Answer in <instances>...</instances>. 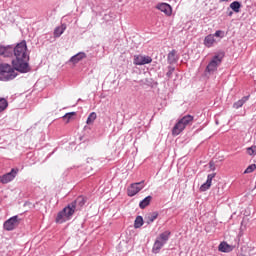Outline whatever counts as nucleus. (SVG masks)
Listing matches in <instances>:
<instances>
[{
  "mask_svg": "<svg viewBox=\"0 0 256 256\" xmlns=\"http://www.w3.org/2000/svg\"><path fill=\"white\" fill-rule=\"evenodd\" d=\"M95 119H97V113H90L86 121L87 125H93V123H95Z\"/></svg>",
  "mask_w": 256,
  "mask_h": 256,
  "instance_id": "nucleus-24",
  "label": "nucleus"
},
{
  "mask_svg": "<svg viewBox=\"0 0 256 256\" xmlns=\"http://www.w3.org/2000/svg\"><path fill=\"white\" fill-rule=\"evenodd\" d=\"M85 58H87V54H85V52H79L70 58V62L76 64L79 63V61H83Z\"/></svg>",
  "mask_w": 256,
  "mask_h": 256,
  "instance_id": "nucleus-15",
  "label": "nucleus"
},
{
  "mask_svg": "<svg viewBox=\"0 0 256 256\" xmlns=\"http://www.w3.org/2000/svg\"><path fill=\"white\" fill-rule=\"evenodd\" d=\"M13 56L15 59L12 60V65L16 71H19V73H29L31 71L26 41H22L16 46H13Z\"/></svg>",
  "mask_w": 256,
  "mask_h": 256,
  "instance_id": "nucleus-1",
  "label": "nucleus"
},
{
  "mask_svg": "<svg viewBox=\"0 0 256 256\" xmlns=\"http://www.w3.org/2000/svg\"><path fill=\"white\" fill-rule=\"evenodd\" d=\"M248 155H256V146L247 148Z\"/></svg>",
  "mask_w": 256,
  "mask_h": 256,
  "instance_id": "nucleus-30",
  "label": "nucleus"
},
{
  "mask_svg": "<svg viewBox=\"0 0 256 256\" xmlns=\"http://www.w3.org/2000/svg\"><path fill=\"white\" fill-rule=\"evenodd\" d=\"M193 119H194L193 116L189 114L179 119L172 129V135L174 136L181 135V133L185 131V128L188 125H193Z\"/></svg>",
  "mask_w": 256,
  "mask_h": 256,
  "instance_id": "nucleus-3",
  "label": "nucleus"
},
{
  "mask_svg": "<svg viewBox=\"0 0 256 256\" xmlns=\"http://www.w3.org/2000/svg\"><path fill=\"white\" fill-rule=\"evenodd\" d=\"M73 117H75V112H69L63 116V119L66 123H69Z\"/></svg>",
  "mask_w": 256,
  "mask_h": 256,
  "instance_id": "nucleus-26",
  "label": "nucleus"
},
{
  "mask_svg": "<svg viewBox=\"0 0 256 256\" xmlns=\"http://www.w3.org/2000/svg\"><path fill=\"white\" fill-rule=\"evenodd\" d=\"M213 179H215V173L208 174L206 182L200 186V191H208V189H211Z\"/></svg>",
  "mask_w": 256,
  "mask_h": 256,
  "instance_id": "nucleus-13",
  "label": "nucleus"
},
{
  "mask_svg": "<svg viewBox=\"0 0 256 256\" xmlns=\"http://www.w3.org/2000/svg\"><path fill=\"white\" fill-rule=\"evenodd\" d=\"M17 173H19L18 168H12L10 172L0 176V183L2 185H7V183H11L15 177H17Z\"/></svg>",
  "mask_w": 256,
  "mask_h": 256,
  "instance_id": "nucleus-8",
  "label": "nucleus"
},
{
  "mask_svg": "<svg viewBox=\"0 0 256 256\" xmlns=\"http://www.w3.org/2000/svg\"><path fill=\"white\" fill-rule=\"evenodd\" d=\"M174 71H175V67L168 66V72L166 73V77H168V79H171V77H173Z\"/></svg>",
  "mask_w": 256,
  "mask_h": 256,
  "instance_id": "nucleus-28",
  "label": "nucleus"
},
{
  "mask_svg": "<svg viewBox=\"0 0 256 256\" xmlns=\"http://www.w3.org/2000/svg\"><path fill=\"white\" fill-rule=\"evenodd\" d=\"M227 1H229V0H219V3H225Z\"/></svg>",
  "mask_w": 256,
  "mask_h": 256,
  "instance_id": "nucleus-31",
  "label": "nucleus"
},
{
  "mask_svg": "<svg viewBox=\"0 0 256 256\" xmlns=\"http://www.w3.org/2000/svg\"><path fill=\"white\" fill-rule=\"evenodd\" d=\"M143 217L142 216H137L134 222V227L135 229H139L141 227H143Z\"/></svg>",
  "mask_w": 256,
  "mask_h": 256,
  "instance_id": "nucleus-25",
  "label": "nucleus"
},
{
  "mask_svg": "<svg viewBox=\"0 0 256 256\" xmlns=\"http://www.w3.org/2000/svg\"><path fill=\"white\" fill-rule=\"evenodd\" d=\"M152 199H153V197L147 196L142 201H140V203H139L140 209H145V207H148V205L151 204Z\"/></svg>",
  "mask_w": 256,
  "mask_h": 256,
  "instance_id": "nucleus-21",
  "label": "nucleus"
},
{
  "mask_svg": "<svg viewBox=\"0 0 256 256\" xmlns=\"http://www.w3.org/2000/svg\"><path fill=\"white\" fill-rule=\"evenodd\" d=\"M145 188V181L132 183L127 188V195L128 197H135L139 191H142Z\"/></svg>",
  "mask_w": 256,
  "mask_h": 256,
  "instance_id": "nucleus-6",
  "label": "nucleus"
},
{
  "mask_svg": "<svg viewBox=\"0 0 256 256\" xmlns=\"http://www.w3.org/2000/svg\"><path fill=\"white\" fill-rule=\"evenodd\" d=\"M179 57H177V51L176 50H172L171 52H169L168 54V63L170 65H173V63H177Z\"/></svg>",
  "mask_w": 256,
  "mask_h": 256,
  "instance_id": "nucleus-16",
  "label": "nucleus"
},
{
  "mask_svg": "<svg viewBox=\"0 0 256 256\" xmlns=\"http://www.w3.org/2000/svg\"><path fill=\"white\" fill-rule=\"evenodd\" d=\"M156 9H158V11H161L162 13H165V15H167L168 17L171 16V14L173 13L171 5L167 3H159L156 6Z\"/></svg>",
  "mask_w": 256,
  "mask_h": 256,
  "instance_id": "nucleus-11",
  "label": "nucleus"
},
{
  "mask_svg": "<svg viewBox=\"0 0 256 256\" xmlns=\"http://www.w3.org/2000/svg\"><path fill=\"white\" fill-rule=\"evenodd\" d=\"M3 64H4V63H1V62H0V69H1V67H3Z\"/></svg>",
  "mask_w": 256,
  "mask_h": 256,
  "instance_id": "nucleus-32",
  "label": "nucleus"
},
{
  "mask_svg": "<svg viewBox=\"0 0 256 256\" xmlns=\"http://www.w3.org/2000/svg\"><path fill=\"white\" fill-rule=\"evenodd\" d=\"M153 62V58L150 56H143V55H135L134 56V65H149V63Z\"/></svg>",
  "mask_w": 256,
  "mask_h": 256,
  "instance_id": "nucleus-10",
  "label": "nucleus"
},
{
  "mask_svg": "<svg viewBox=\"0 0 256 256\" xmlns=\"http://www.w3.org/2000/svg\"><path fill=\"white\" fill-rule=\"evenodd\" d=\"M65 29H67V25L65 24H61V26L56 27L54 30V37L58 38L63 35V33H65Z\"/></svg>",
  "mask_w": 256,
  "mask_h": 256,
  "instance_id": "nucleus-17",
  "label": "nucleus"
},
{
  "mask_svg": "<svg viewBox=\"0 0 256 256\" xmlns=\"http://www.w3.org/2000/svg\"><path fill=\"white\" fill-rule=\"evenodd\" d=\"M169 237H171V231H165L161 233L155 240L153 247H152V253L157 255V253L161 252V249L167 245V241H169Z\"/></svg>",
  "mask_w": 256,
  "mask_h": 256,
  "instance_id": "nucleus-5",
  "label": "nucleus"
},
{
  "mask_svg": "<svg viewBox=\"0 0 256 256\" xmlns=\"http://www.w3.org/2000/svg\"><path fill=\"white\" fill-rule=\"evenodd\" d=\"M212 35H214V37H219L220 39H223V37H225V32L223 30H218Z\"/></svg>",
  "mask_w": 256,
  "mask_h": 256,
  "instance_id": "nucleus-29",
  "label": "nucleus"
},
{
  "mask_svg": "<svg viewBox=\"0 0 256 256\" xmlns=\"http://www.w3.org/2000/svg\"><path fill=\"white\" fill-rule=\"evenodd\" d=\"M157 217H159V213L152 212L145 217V223H147V225H151V223H153Z\"/></svg>",
  "mask_w": 256,
  "mask_h": 256,
  "instance_id": "nucleus-18",
  "label": "nucleus"
},
{
  "mask_svg": "<svg viewBox=\"0 0 256 256\" xmlns=\"http://www.w3.org/2000/svg\"><path fill=\"white\" fill-rule=\"evenodd\" d=\"M247 101H249V96L242 97V99L238 100L237 102H235L233 104L234 109H240V107L242 105H245V103H247Z\"/></svg>",
  "mask_w": 256,
  "mask_h": 256,
  "instance_id": "nucleus-20",
  "label": "nucleus"
},
{
  "mask_svg": "<svg viewBox=\"0 0 256 256\" xmlns=\"http://www.w3.org/2000/svg\"><path fill=\"white\" fill-rule=\"evenodd\" d=\"M231 15H233V12H230V13H229V17H231Z\"/></svg>",
  "mask_w": 256,
  "mask_h": 256,
  "instance_id": "nucleus-33",
  "label": "nucleus"
},
{
  "mask_svg": "<svg viewBox=\"0 0 256 256\" xmlns=\"http://www.w3.org/2000/svg\"><path fill=\"white\" fill-rule=\"evenodd\" d=\"M215 43H217V40H215V35H213V34H209L204 38V45L208 49L213 47V45H215Z\"/></svg>",
  "mask_w": 256,
  "mask_h": 256,
  "instance_id": "nucleus-14",
  "label": "nucleus"
},
{
  "mask_svg": "<svg viewBox=\"0 0 256 256\" xmlns=\"http://www.w3.org/2000/svg\"><path fill=\"white\" fill-rule=\"evenodd\" d=\"M220 65H221V57L215 55L206 66L205 72L209 74L215 73V71H217V67H219Z\"/></svg>",
  "mask_w": 256,
  "mask_h": 256,
  "instance_id": "nucleus-7",
  "label": "nucleus"
},
{
  "mask_svg": "<svg viewBox=\"0 0 256 256\" xmlns=\"http://www.w3.org/2000/svg\"><path fill=\"white\" fill-rule=\"evenodd\" d=\"M0 55L2 57H13V45L0 46Z\"/></svg>",
  "mask_w": 256,
  "mask_h": 256,
  "instance_id": "nucleus-12",
  "label": "nucleus"
},
{
  "mask_svg": "<svg viewBox=\"0 0 256 256\" xmlns=\"http://www.w3.org/2000/svg\"><path fill=\"white\" fill-rule=\"evenodd\" d=\"M230 9L234 11V13H239L241 11V2L234 1L230 4Z\"/></svg>",
  "mask_w": 256,
  "mask_h": 256,
  "instance_id": "nucleus-22",
  "label": "nucleus"
},
{
  "mask_svg": "<svg viewBox=\"0 0 256 256\" xmlns=\"http://www.w3.org/2000/svg\"><path fill=\"white\" fill-rule=\"evenodd\" d=\"M15 66L4 63L0 68V81H12L17 77Z\"/></svg>",
  "mask_w": 256,
  "mask_h": 256,
  "instance_id": "nucleus-4",
  "label": "nucleus"
},
{
  "mask_svg": "<svg viewBox=\"0 0 256 256\" xmlns=\"http://www.w3.org/2000/svg\"><path fill=\"white\" fill-rule=\"evenodd\" d=\"M18 226H19L18 216H13L4 222L5 231H13V229H15Z\"/></svg>",
  "mask_w": 256,
  "mask_h": 256,
  "instance_id": "nucleus-9",
  "label": "nucleus"
},
{
  "mask_svg": "<svg viewBox=\"0 0 256 256\" xmlns=\"http://www.w3.org/2000/svg\"><path fill=\"white\" fill-rule=\"evenodd\" d=\"M7 107H9V102H7V99L0 98V113H3Z\"/></svg>",
  "mask_w": 256,
  "mask_h": 256,
  "instance_id": "nucleus-23",
  "label": "nucleus"
},
{
  "mask_svg": "<svg viewBox=\"0 0 256 256\" xmlns=\"http://www.w3.org/2000/svg\"><path fill=\"white\" fill-rule=\"evenodd\" d=\"M233 250V248L231 247V245L227 244V242H222L219 245V251H221L222 253H229Z\"/></svg>",
  "mask_w": 256,
  "mask_h": 256,
  "instance_id": "nucleus-19",
  "label": "nucleus"
},
{
  "mask_svg": "<svg viewBox=\"0 0 256 256\" xmlns=\"http://www.w3.org/2000/svg\"><path fill=\"white\" fill-rule=\"evenodd\" d=\"M255 170H256V164H251V165H249V166L245 169L244 175H247V174H249V173H253V171H255Z\"/></svg>",
  "mask_w": 256,
  "mask_h": 256,
  "instance_id": "nucleus-27",
  "label": "nucleus"
},
{
  "mask_svg": "<svg viewBox=\"0 0 256 256\" xmlns=\"http://www.w3.org/2000/svg\"><path fill=\"white\" fill-rule=\"evenodd\" d=\"M86 200L85 197L79 196L74 202L67 205L60 211L56 217V223H65L66 221L71 220V217L75 214V211L78 207H83L85 205Z\"/></svg>",
  "mask_w": 256,
  "mask_h": 256,
  "instance_id": "nucleus-2",
  "label": "nucleus"
}]
</instances>
